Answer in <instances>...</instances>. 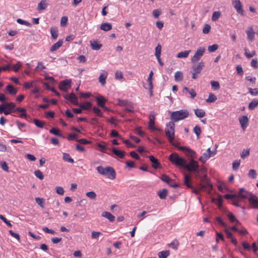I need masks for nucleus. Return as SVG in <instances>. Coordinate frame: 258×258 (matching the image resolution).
Wrapping results in <instances>:
<instances>
[{"instance_id": "ea45409f", "label": "nucleus", "mask_w": 258, "mask_h": 258, "mask_svg": "<svg viewBox=\"0 0 258 258\" xmlns=\"http://www.w3.org/2000/svg\"><path fill=\"white\" fill-rule=\"evenodd\" d=\"M50 33L52 37L55 39L58 36V30L56 27H51L50 29Z\"/></svg>"}, {"instance_id": "1a4fd4ad", "label": "nucleus", "mask_w": 258, "mask_h": 258, "mask_svg": "<svg viewBox=\"0 0 258 258\" xmlns=\"http://www.w3.org/2000/svg\"><path fill=\"white\" fill-rule=\"evenodd\" d=\"M205 52V48L204 47H200V48H199L195 52L194 55L191 58V61L194 63L199 60V59L203 55Z\"/></svg>"}, {"instance_id": "49530a36", "label": "nucleus", "mask_w": 258, "mask_h": 258, "mask_svg": "<svg viewBox=\"0 0 258 258\" xmlns=\"http://www.w3.org/2000/svg\"><path fill=\"white\" fill-rule=\"evenodd\" d=\"M220 16H221V13L220 12H218V11L214 12L212 15V20L213 21H217L219 18Z\"/></svg>"}, {"instance_id": "a211bd4d", "label": "nucleus", "mask_w": 258, "mask_h": 258, "mask_svg": "<svg viewBox=\"0 0 258 258\" xmlns=\"http://www.w3.org/2000/svg\"><path fill=\"white\" fill-rule=\"evenodd\" d=\"M96 99L97 101V105L103 108H106V107L105 106L104 104L106 101V99L101 95H98L96 97Z\"/></svg>"}, {"instance_id": "0eeeda50", "label": "nucleus", "mask_w": 258, "mask_h": 258, "mask_svg": "<svg viewBox=\"0 0 258 258\" xmlns=\"http://www.w3.org/2000/svg\"><path fill=\"white\" fill-rule=\"evenodd\" d=\"M118 104L123 107L125 109L129 112H133L134 111V107L133 104L127 100L118 99Z\"/></svg>"}, {"instance_id": "680f3d73", "label": "nucleus", "mask_w": 258, "mask_h": 258, "mask_svg": "<svg viewBox=\"0 0 258 258\" xmlns=\"http://www.w3.org/2000/svg\"><path fill=\"white\" fill-rule=\"evenodd\" d=\"M0 219L6 224V225L9 227H12V225L11 224L10 221H8L4 216L0 214Z\"/></svg>"}, {"instance_id": "052dcab7", "label": "nucleus", "mask_w": 258, "mask_h": 258, "mask_svg": "<svg viewBox=\"0 0 258 258\" xmlns=\"http://www.w3.org/2000/svg\"><path fill=\"white\" fill-rule=\"evenodd\" d=\"M49 132L52 134L56 135V136H58L59 137L61 136V134L59 133V130L57 128L53 127L49 131Z\"/></svg>"}, {"instance_id": "c03bdc74", "label": "nucleus", "mask_w": 258, "mask_h": 258, "mask_svg": "<svg viewBox=\"0 0 258 258\" xmlns=\"http://www.w3.org/2000/svg\"><path fill=\"white\" fill-rule=\"evenodd\" d=\"M216 99H217V97H216V96L214 94L211 93L209 94V97L206 100V101L207 102L212 103V102H214V101H215L216 100Z\"/></svg>"}, {"instance_id": "dca6fc26", "label": "nucleus", "mask_w": 258, "mask_h": 258, "mask_svg": "<svg viewBox=\"0 0 258 258\" xmlns=\"http://www.w3.org/2000/svg\"><path fill=\"white\" fill-rule=\"evenodd\" d=\"M64 97L65 99L71 101L72 103L75 105H78V98L73 93H72L69 95H66Z\"/></svg>"}, {"instance_id": "c9c22d12", "label": "nucleus", "mask_w": 258, "mask_h": 258, "mask_svg": "<svg viewBox=\"0 0 258 258\" xmlns=\"http://www.w3.org/2000/svg\"><path fill=\"white\" fill-rule=\"evenodd\" d=\"M227 216L231 222L235 223L236 225H237L240 224L239 221L236 219L234 215L232 213H228Z\"/></svg>"}, {"instance_id": "c756f323", "label": "nucleus", "mask_w": 258, "mask_h": 258, "mask_svg": "<svg viewBox=\"0 0 258 258\" xmlns=\"http://www.w3.org/2000/svg\"><path fill=\"white\" fill-rule=\"evenodd\" d=\"M90 42L91 46L93 50H99L102 46V45L99 44L97 41L91 40Z\"/></svg>"}, {"instance_id": "4c0bfd02", "label": "nucleus", "mask_w": 258, "mask_h": 258, "mask_svg": "<svg viewBox=\"0 0 258 258\" xmlns=\"http://www.w3.org/2000/svg\"><path fill=\"white\" fill-rule=\"evenodd\" d=\"M79 106L83 109H88L92 107V103L90 102L80 103Z\"/></svg>"}, {"instance_id": "3c124183", "label": "nucleus", "mask_w": 258, "mask_h": 258, "mask_svg": "<svg viewBox=\"0 0 258 258\" xmlns=\"http://www.w3.org/2000/svg\"><path fill=\"white\" fill-rule=\"evenodd\" d=\"M35 175L40 180H42L44 176L42 172L39 170H36L34 171Z\"/></svg>"}, {"instance_id": "7c9ffc66", "label": "nucleus", "mask_w": 258, "mask_h": 258, "mask_svg": "<svg viewBox=\"0 0 258 258\" xmlns=\"http://www.w3.org/2000/svg\"><path fill=\"white\" fill-rule=\"evenodd\" d=\"M258 105V100L257 99H253L249 103L248 107L250 110L254 109Z\"/></svg>"}, {"instance_id": "39448f33", "label": "nucleus", "mask_w": 258, "mask_h": 258, "mask_svg": "<svg viewBox=\"0 0 258 258\" xmlns=\"http://www.w3.org/2000/svg\"><path fill=\"white\" fill-rule=\"evenodd\" d=\"M189 115L188 111L186 110H180L174 111L171 114V119L173 121L176 122L180 120L184 119Z\"/></svg>"}, {"instance_id": "774afa93", "label": "nucleus", "mask_w": 258, "mask_h": 258, "mask_svg": "<svg viewBox=\"0 0 258 258\" xmlns=\"http://www.w3.org/2000/svg\"><path fill=\"white\" fill-rule=\"evenodd\" d=\"M161 12L160 10L155 9L153 11V15L155 18L157 19L159 16L161 15Z\"/></svg>"}, {"instance_id": "7ed1b4c3", "label": "nucleus", "mask_w": 258, "mask_h": 258, "mask_svg": "<svg viewBox=\"0 0 258 258\" xmlns=\"http://www.w3.org/2000/svg\"><path fill=\"white\" fill-rule=\"evenodd\" d=\"M174 123L172 121H170L166 124L165 128V134L169 143L173 146H175L173 142L174 138Z\"/></svg>"}, {"instance_id": "bb28decb", "label": "nucleus", "mask_w": 258, "mask_h": 258, "mask_svg": "<svg viewBox=\"0 0 258 258\" xmlns=\"http://www.w3.org/2000/svg\"><path fill=\"white\" fill-rule=\"evenodd\" d=\"M63 41L62 40H59L58 42L54 43L50 48V51L51 52L56 51L62 45Z\"/></svg>"}, {"instance_id": "2eb2a0df", "label": "nucleus", "mask_w": 258, "mask_h": 258, "mask_svg": "<svg viewBox=\"0 0 258 258\" xmlns=\"http://www.w3.org/2000/svg\"><path fill=\"white\" fill-rule=\"evenodd\" d=\"M204 67V63L203 61H201L197 65H193L191 71L194 72L195 74H199Z\"/></svg>"}, {"instance_id": "72a5a7b5", "label": "nucleus", "mask_w": 258, "mask_h": 258, "mask_svg": "<svg viewBox=\"0 0 258 258\" xmlns=\"http://www.w3.org/2000/svg\"><path fill=\"white\" fill-rule=\"evenodd\" d=\"M195 113L198 117L200 118L203 117L206 114L205 111L201 109H195Z\"/></svg>"}, {"instance_id": "cd10ccee", "label": "nucleus", "mask_w": 258, "mask_h": 258, "mask_svg": "<svg viewBox=\"0 0 258 258\" xmlns=\"http://www.w3.org/2000/svg\"><path fill=\"white\" fill-rule=\"evenodd\" d=\"M46 69L45 66L44 65L43 62H38L37 66L36 67L35 70L38 72H42L45 73L44 70Z\"/></svg>"}, {"instance_id": "aec40b11", "label": "nucleus", "mask_w": 258, "mask_h": 258, "mask_svg": "<svg viewBox=\"0 0 258 258\" xmlns=\"http://www.w3.org/2000/svg\"><path fill=\"white\" fill-rule=\"evenodd\" d=\"M212 153H204L202 156H201L199 160L202 162L203 163H205L207 160L210 158L211 157H213Z\"/></svg>"}, {"instance_id": "ddd939ff", "label": "nucleus", "mask_w": 258, "mask_h": 258, "mask_svg": "<svg viewBox=\"0 0 258 258\" xmlns=\"http://www.w3.org/2000/svg\"><path fill=\"white\" fill-rule=\"evenodd\" d=\"M232 4L238 13H243V11L240 0H232Z\"/></svg>"}, {"instance_id": "37998d69", "label": "nucleus", "mask_w": 258, "mask_h": 258, "mask_svg": "<svg viewBox=\"0 0 258 258\" xmlns=\"http://www.w3.org/2000/svg\"><path fill=\"white\" fill-rule=\"evenodd\" d=\"M169 250H164L160 251L158 255L159 258H167V257L169 255Z\"/></svg>"}, {"instance_id": "393cba45", "label": "nucleus", "mask_w": 258, "mask_h": 258, "mask_svg": "<svg viewBox=\"0 0 258 258\" xmlns=\"http://www.w3.org/2000/svg\"><path fill=\"white\" fill-rule=\"evenodd\" d=\"M107 76V73L104 72L101 73L99 77V82L102 85H104L106 83V79Z\"/></svg>"}, {"instance_id": "58836bf2", "label": "nucleus", "mask_w": 258, "mask_h": 258, "mask_svg": "<svg viewBox=\"0 0 258 258\" xmlns=\"http://www.w3.org/2000/svg\"><path fill=\"white\" fill-rule=\"evenodd\" d=\"M167 194V190L166 189H162L158 192V195L161 199H165Z\"/></svg>"}, {"instance_id": "f8f14e48", "label": "nucleus", "mask_w": 258, "mask_h": 258, "mask_svg": "<svg viewBox=\"0 0 258 258\" xmlns=\"http://www.w3.org/2000/svg\"><path fill=\"white\" fill-rule=\"evenodd\" d=\"M155 114L153 112L150 113L149 115V128L153 131L157 130V129L155 126Z\"/></svg>"}, {"instance_id": "e433bc0d", "label": "nucleus", "mask_w": 258, "mask_h": 258, "mask_svg": "<svg viewBox=\"0 0 258 258\" xmlns=\"http://www.w3.org/2000/svg\"><path fill=\"white\" fill-rule=\"evenodd\" d=\"M174 78L176 81H181L183 80L182 73L180 71L176 72L174 74Z\"/></svg>"}, {"instance_id": "6e6552de", "label": "nucleus", "mask_w": 258, "mask_h": 258, "mask_svg": "<svg viewBox=\"0 0 258 258\" xmlns=\"http://www.w3.org/2000/svg\"><path fill=\"white\" fill-rule=\"evenodd\" d=\"M190 179L189 176L186 174H184V184L188 187L192 189V192L195 194H198L200 191L202 190L200 189V187L199 186L198 188H194L190 184Z\"/></svg>"}, {"instance_id": "423d86ee", "label": "nucleus", "mask_w": 258, "mask_h": 258, "mask_svg": "<svg viewBox=\"0 0 258 258\" xmlns=\"http://www.w3.org/2000/svg\"><path fill=\"white\" fill-rule=\"evenodd\" d=\"M199 167L198 162L194 159H191L189 161V164H187L186 162L185 163L184 168H186L189 171L195 172L196 177H199V176H200L199 175L200 171Z\"/></svg>"}, {"instance_id": "864d4df0", "label": "nucleus", "mask_w": 258, "mask_h": 258, "mask_svg": "<svg viewBox=\"0 0 258 258\" xmlns=\"http://www.w3.org/2000/svg\"><path fill=\"white\" fill-rule=\"evenodd\" d=\"M249 155V149L243 150L242 153L240 154V157L242 159H244Z\"/></svg>"}, {"instance_id": "9b49d317", "label": "nucleus", "mask_w": 258, "mask_h": 258, "mask_svg": "<svg viewBox=\"0 0 258 258\" xmlns=\"http://www.w3.org/2000/svg\"><path fill=\"white\" fill-rule=\"evenodd\" d=\"M59 88L61 90L67 91L71 88V81L66 80L60 82Z\"/></svg>"}, {"instance_id": "603ef678", "label": "nucleus", "mask_w": 258, "mask_h": 258, "mask_svg": "<svg viewBox=\"0 0 258 258\" xmlns=\"http://www.w3.org/2000/svg\"><path fill=\"white\" fill-rule=\"evenodd\" d=\"M240 164V160H235L232 163V168L236 171L238 169Z\"/></svg>"}, {"instance_id": "09e8293b", "label": "nucleus", "mask_w": 258, "mask_h": 258, "mask_svg": "<svg viewBox=\"0 0 258 258\" xmlns=\"http://www.w3.org/2000/svg\"><path fill=\"white\" fill-rule=\"evenodd\" d=\"M218 48V45L217 44H213L210 45L208 47V50L210 52H213L216 51Z\"/></svg>"}, {"instance_id": "412c9836", "label": "nucleus", "mask_w": 258, "mask_h": 258, "mask_svg": "<svg viewBox=\"0 0 258 258\" xmlns=\"http://www.w3.org/2000/svg\"><path fill=\"white\" fill-rule=\"evenodd\" d=\"M149 158L150 161L152 163V166L154 169H157L159 167L160 164L156 158H155L153 156H150Z\"/></svg>"}, {"instance_id": "e2e57ef3", "label": "nucleus", "mask_w": 258, "mask_h": 258, "mask_svg": "<svg viewBox=\"0 0 258 258\" xmlns=\"http://www.w3.org/2000/svg\"><path fill=\"white\" fill-rule=\"evenodd\" d=\"M17 22L19 24H22V25H25L29 26V27H30L31 26V24L30 23H29V22H28L27 21H24L23 20H22L21 19H18L17 20Z\"/></svg>"}, {"instance_id": "4d7b16f0", "label": "nucleus", "mask_w": 258, "mask_h": 258, "mask_svg": "<svg viewBox=\"0 0 258 258\" xmlns=\"http://www.w3.org/2000/svg\"><path fill=\"white\" fill-rule=\"evenodd\" d=\"M244 51V55L248 58H251L255 55V51L254 50H253L251 53H249L247 52V49L245 48Z\"/></svg>"}, {"instance_id": "f3484780", "label": "nucleus", "mask_w": 258, "mask_h": 258, "mask_svg": "<svg viewBox=\"0 0 258 258\" xmlns=\"http://www.w3.org/2000/svg\"><path fill=\"white\" fill-rule=\"evenodd\" d=\"M239 121L243 130H245L247 127L248 122V119L247 116L243 115L239 118Z\"/></svg>"}, {"instance_id": "5fc2aeb1", "label": "nucleus", "mask_w": 258, "mask_h": 258, "mask_svg": "<svg viewBox=\"0 0 258 258\" xmlns=\"http://www.w3.org/2000/svg\"><path fill=\"white\" fill-rule=\"evenodd\" d=\"M161 52V46L160 44H158L155 48V55L156 57H159L160 56Z\"/></svg>"}, {"instance_id": "6e6d98bb", "label": "nucleus", "mask_w": 258, "mask_h": 258, "mask_svg": "<svg viewBox=\"0 0 258 258\" xmlns=\"http://www.w3.org/2000/svg\"><path fill=\"white\" fill-rule=\"evenodd\" d=\"M0 166L1 168L5 171L8 172L9 171V167L8 166L7 163L5 161H2L0 162Z\"/></svg>"}, {"instance_id": "a878e982", "label": "nucleus", "mask_w": 258, "mask_h": 258, "mask_svg": "<svg viewBox=\"0 0 258 258\" xmlns=\"http://www.w3.org/2000/svg\"><path fill=\"white\" fill-rule=\"evenodd\" d=\"M48 6V4L46 3V0H42L38 5L37 10L40 11L45 10Z\"/></svg>"}, {"instance_id": "5701e85b", "label": "nucleus", "mask_w": 258, "mask_h": 258, "mask_svg": "<svg viewBox=\"0 0 258 258\" xmlns=\"http://www.w3.org/2000/svg\"><path fill=\"white\" fill-rule=\"evenodd\" d=\"M102 216L107 218L110 222H113L115 220V217L108 212H103Z\"/></svg>"}, {"instance_id": "b1692460", "label": "nucleus", "mask_w": 258, "mask_h": 258, "mask_svg": "<svg viewBox=\"0 0 258 258\" xmlns=\"http://www.w3.org/2000/svg\"><path fill=\"white\" fill-rule=\"evenodd\" d=\"M247 38L249 40L252 41L254 38V32L251 27L248 28L246 31Z\"/></svg>"}, {"instance_id": "338daca9", "label": "nucleus", "mask_w": 258, "mask_h": 258, "mask_svg": "<svg viewBox=\"0 0 258 258\" xmlns=\"http://www.w3.org/2000/svg\"><path fill=\"white\" fill-rule=\"evenodd\" d=\"M248 175L249 177H251L253 179H254L256 178V171L254 169H250L248 173Z\"/></svg>"}, {"instance_id": "2f4dec72", "label": "nucleus", "mask_w": 258, "mask_h": 258, "mask_svg": "<svg viewBox=\"0 0 258 258\" xmlns=\"http://www.w3.org/2000/svg\"><path fill=\"white\" fill-rule=\"evenodd\" d=\"M6 90L9 92L10 94L11 95H15L17 92V90L12 85H8L6 87Z\"/></svg>"}, {"instance_id": "f257e3e1", "label": "nucleus", "mask_w": 258, "mask_h": 258, "mask_svg": "<svg viewBox=\"0 0 258 258\" xmlns=\"http://www.w3.org/2000/svg\"><path fill=\"white\" fill-rule=\"evenodd\" d=\"M96 169L100 174L106 176L109 179L112 180L115 178V171L111 167L107 166L106 167H103L102 166H99L96 168Z\"/></svg>"}, {"instance_id": "0e129e2a", "label": "nucleus", "mask_w": 258, "mask_h": 258, "mask_svg": "<svg viewBox=\"0 0 258 258\" xmlns=\"http://www.w3.org/2000/svg\"><path fill=\"white\" fill-rule=\"evenodd\" d=\"M211 26L209 24H205L203 29V33L204 34H208L210 32Z\"/></svg>"}, {"instance_id": "f03ea898", "label": "nucleus", "mask_w": 258, "mask_h": 258, "mask_svg": "<svg viewBox=\"0 0 258 258\" xmlns=\"http://www.w3.org/2000/svg\"><path fill=\"white\" fill-rule=\"evenodd\" d=\"M198 178L201 181V182L199 184V186L200 187V189L210 193L213 188V185L209 179L208 178L207 175H204L203 176H199Z\"/></svg>"}, {"instance_id": "a18cd8bd", "label": "nucleus", "mask_w": 258, "mask_h": 258, "mask_svg": "<svg viewBox=\"0 0 258 258\" xmlns=\"http://www.w3.org/2000/svg\"><path fill=\"white\" fill-rule=\"evenodd\" d=\"M33 122L37 127L40 128H42L45 123L44 122L36 119H33Z\"/></svg>"}, {"instance_id": "c85d7f7f", "label": "nucleus", "mask_w": 258, "mask_h": 258, "mask_svg": "<svg viewBox=\"0 0 258 258\" xmlns=\"http://www.w3.org/2000/svg\"><path fill=\"white\" fill-rule=\"evenodd\" d=\"M190 52V50L181 51L177 54L176 57L179 58H186L188 56Z\"/></svg>"}, {"instance_id": "9d476101", "label": "nucleus", "mask_w": 258, "mask_h": 258, "mask_svg": "<svg viewBox=\"0 0 258 258\" xmlns=\"http://www.w3.org/2000/svg\"><path fill=\"white\" fill-rule=\"evenodd\" d=\"M252 194L243 188H240L239 190L237 195V197L241 198L242 200L248 199L249 200V197H250Z\"/></svg>"}, {"instance_id": "20e7f679", "label": "nucleus", "mask_w": 258, "mask_h": 258, "mask_svg": "<svg viewBox=\"0 0 258 258\" xmlns=\"http://www.w3.org/2000/svg\"><path fill=\"white\" fill-rule=\"evenodd\" d=\"M170 162L175 166L184 168L186 161L184 159L179 157L176 153H172L169 157Z\"/></svg>"}, {"instance_id": "8fccbe9b", "label": "nucleus", "mask_w": 258, "mask_h": 258, "mask_svg": "<svg viewBox=\"0 0 258 258\" xmlns=\"http://www.w3.org/2000/svg\"><path fill=\"white\" fill-rule=\"evenodd\" d=\"M35 201L37 204L40 206V207L42 208H44V199L42 198H36Z\"/></svg>"}, {"instance_id": "6ab92c4d", "label": "nucleus", "mask_w": 258, "mask_h": 258, "mask_svg": "<svg viewBox=\"0 0 258 258\" xmlns=\"http://www.w3.org/2000/svg\"><path fill=\"white\" fill-rule=\"evenodd\" d=\"M178 149L184 151L185 153H186L188 156H190L191 157H194L195 155L196 154V152L194 150L186 147H179L178 148Z\"/></svg>"}, {"instance_id": "4468645a", "label": "nucleus", "mask_w": 258, "mask_h": 258, "mask_svg": "<svg viewBox=\"0 0 258 258\" xmlns=\"http://www.w3.org/2000/svg\"><path fill=\"white\" fill-rule=\"evenodd\" d=\"M248 201L253 208H258V198L256 196L252 194L249 197Z\"/></svg>"}, {"instance_id": "de8ad7c7", "label": "nucleus", "mask_w": 258, "mask_h": 258, "mask_svg": "<svg viewBox=\"0 0 258 258\" xmlns=\"http://www.w3.org/2000/svg\"><path fill=\"white\" fill-rule=\"evenodd\" d=\"M86 195L88 198L91 200H95L96 198V194L93 191L87 192Z\"/></svg>"}, {"instance_id": "473e14b6", "label": "nucleus", "mask_w": 258, "mask_h": 258, "mask_svg": "<svg viewBox=\"0 0 258 258\" xmlns=\"http://www.w3.org/2000/svg\"><path fill=\"white\" fill-rule=\"evenodd\" d=\"M112 28V25L109 23H104L101 25L100 29L103 31H107L111 30Z\"/></svg>"}, {"instance_id": "a19ab883", "label": "nucleus", "mask_w": 258, "mask_h": 258, "mask_svg": "<svg viewBox=\"0 0 258 258\" xmlns=\"http://www.w3.org/2000/svg\"><path fill=\"white\" fill-rule=\"evenodd\" d=\"M212 88L214 90H219L220 88V84L218 81H211L210 82Z\"/></svg>"}, {"instance_id": "13d9d810", "label": "nucleus", "mask_w": 258, "mask_h": 258, "mask_svg": "<svg viewBox=\"0 0 258 258\" xmlns=\"http://www.w3.org/2000/svg\"><path fill=\"white\" fill-rule=\"evenodd\" d=\"M194 132L197 135V138H199L201 133V130L199 125H196L194 128Z\"/></svg>"}, {"instance_id": "69168bd1", "label": "nucleus", "mask_w": 258, "mask_h": 258, "mask_svg": "<svg viewBox=\"0 0 258 258\" xmlns=\"http://www.w3.org/2000/svg\"><path fill=\"white\" fill-rule=\"evenodd\" d=\"M6 106V108H8L10 109H12L13 111L15 110V104L14 103L10 102V103H7L5 105Z\"/></svg>"}, {"instance_id": "bf43d9fd", "label": "nucleus", "mask_w": 258, "mask_h": 258, "mask_svg": "<svg viewBox=\"0 0 258 258\" xmlns=\"http://www.w3.org/2000/svg\"><path fill=\"white\" fill-rule=\"evenodd\" d=\"M248 93H250L251 95L256 96L258 95V89H252L251 88H248Z\"/></svg>"}, {"instance_id": "79ce46f5", "label": "nucleus", "mask_w": 258, "mask_h": 258, "mask_svg": "<svg viewBox=\"0 0 258 258\" xmlns=\"http://www.w3.org/2000/svg\"><path fill=\"white\" fill-rule=\"evenodd\" d=\"M62 158L64 161H66L68 162L71 163H73L74 162L73 159H72L70 157V155L68 153H63Z\"/></svg>"}, {"instance_id": "f704fd0d", "label": "nucleus", "mask_w": 258, "mask_h": 258, "mask_svg": "<svg viewBox=\"0 0 258 258\" xmlns=\"http://www.w3.org/2000/svg\"><path fill=\"white\" fill-rule=\"evenodd\" d=\"M112 150L113 153L116 156L119 157L120 158H122L124 157V152L119 150H117L115 148H113Z\"/></svg>"}, {"instance_id": "4be33fe9", "label": "nucleus", "mask_w": 258, "mask_h": 258, "mask_svg": "<svg viewBox=\"0 0 258 258\" xmlns=\"http://www.w3.org/2000/svg\"><path fill=\"white\" fill-rule=\"evenodd\" d=\"M153 75V71H151L149 74V77L147 79L148 82V87H145L146 89L151 90L153 89V84H152V77Z\"/></svg>"}]
</instances>
